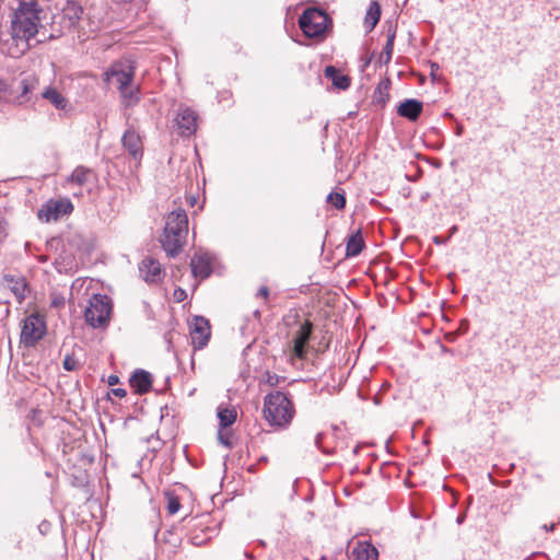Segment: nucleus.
<instances>
[{
    "mask_svg": "<svg viewBox=\"0 0 560 560\" xmlns=\"http://www.w3.org/2000/svg\"><path fill=\"white\" fill-rule=\"evenodd\" d=\"M43 13L37 0H18L11 21V33L14 40H28L38 33Z\"/></svg>",
    "mask_w": 560,
    "mask_h": 560,
    "instance_id": "1",
    "label": "nucleus"
},
{
    "mask_svg": "<svg viewBox=\"0 0 560 560\" xmlns=\"http://www.w3.org/2000/svg\"><path fill=\"white\" fill-rule=\"evenodd\" d=\"M262 411L268 424L278 429H287L295 415L292 400L280 390H275L265 396Z\"/></svg>",
    "mask_w": 560,
    "mask_h": 560,
    "instance_id": "2",
    "label": "nucleus"
},
{
    "mask_svg": "<svg viewBox=\"0 0 560 560\" xmlns=\"http://www.w3.org/2000/svg\"><path fill=\"white\" fill-rule=\"evenodd\" d=\"M188 234V217L183 209L172 211L167 218L164 228V233L161 238L162 248L171 257H176L185 242Z\"/></svg>",
    "mask_w": 560,
    "mask_h": 560,
    "instance_id": "3",
    "label": "nucleus"
},
{
    "mask_svg": "<svg viewBox=\"0 0 560 560\" xmlns=\"http://www.w3.org/2000/svg\"><path fill=\"white\" fill-rule=\"evenodd\" d=\"M330 25L331 19L317 8H307L299 18V26L308 38L323 39Z\"/></svg>",
    "mask_w": 560,
    "mask_h": 560,
    "instance_id": "4",
    "label": "nucleus"
},
{
    "mask_svg": "<svg viewBox=\"0 0 560 560\" xmlns=\"http://www.w3.org/2000/svg\"><path fill=\"white\" fill-rule=\"evenodd\" d=\"M112 303L107 295L93 294L84 311V318L88 325L93 328L105 327L109 322Z\"/></svg>",
    "mask_w": 560,
    "mask_h": 560,
    "instance_id": "5",
    "label": "nucleus"
},
{
    "mask_svg": "<svg viewBox=\"0 0 560 560\" xmlns=\"http://www.w3.org/2000/svg\"><path fill=\"white\" fill-rule=\"evenodd\" d=\"M46 320L45 317L38 313L28 315L22 326L21 343L25 347H34L46 335Z\"/></svg>",
    "mask_w": 560,
    "mask_h": 560,
    "instance_id": "6",
    "label": "nucleus"
},
{
    "mask_svg": "<svg viewBox=\"0 0 560 560\" xmlns=\"http://www.w3.org/2000/svg\"><path fill=\"white\" fill-rule=\"evenodd\" d=\"M135 63L132 61H119L115 62L110 66V68L105 72V80L114 84L118 91L128 88L135 77Z\"/></svg>",
    "mask_w": 560,
    "mask_h": 560,
    "instance_id": "7",
    "label": "nucleus"
},
{
    "mask_svg": "<svg viewBox=\"0 0 560 560\" xmlns=\"http://www.w3.org/2000/svg\"><path fill=\"white\" fill-rule=\"evenodd\" d=\"M72 211L73 205L69 199H51L42 206L38 211V218L45 222L57 221L63 215L70 214Z\"/></svg>",
    "mask_w": 560,
    "mask_h": 560,
    "instance_id": "8",
    "label": "nucleus"
},
{
    "mask_svg": "<svg viewBox=\"0 0 560 560\" xmlns=\"http://www.w3.org/2000/svg\"><path fill=\"white\" fill-rule=\"evenodd\" d=\"M211 337L210 323L203 316H195L190 326V338L195 349L205 348Z\"/></svg>",
    "mask_w": 560,
    "mask_h": 560,
    "instance_id": "9",
    "label": "nucleus"
},
{
    "mask_svg": "<svg viewBox=\"0 0 560 560\" xmlns=\"http://www.w3.org/2000/svg\"><path fill=\"white\" fill-rule=\"evenodd\" d=\"M197 114L191 108L180 105L175 119L177 131L182 137H190L197 130Z\"/></svg>",
    "mask_w": 560,
    "mask_h": 560,
    "instance_id": "10",
    "label": "nucleus"
},
{
    "mask_svg": "<svg viewBox=\"0 0 560 560\" xmlns=\"http://www.w3.org/2000/svg\"><path fill=\"white\" fill-rule=\"evenodd\" d=\"M121 143L138 166L143 156V144L139 133L133 128H128L122 135Z\"/></svg>",
    "mask_w": 560,
    "mask_h": 560,
    "instance_id": "11",
    "label": "nucleus"
},
{
    "mask_svg": "<svg viewBox=\"0 0 560 560\" xmlns=\"http://www.w3.org/2000/svg\"><path fill=\"white\" fill-rule=\"evenodd\" d=\"M139 272L147 283H159L163 279L161 264L153 257H145L139 264Z\"/></svg>",
    "mask_w": 560,
    "mask_h": 560,
    "instance_id": "12",
    "label": "nucleus"
},
{
    "mask_svg": "<svg viewBox=\"0 0 560 560\" xmlns=\"http://www.w3.org/2000/svg\"><path fill=\"white\" fill-rule=\"evenodd\" d=\"M313 332V324L305 320L298 329L293 338V354L299 359H304L306 355V348Z\"/></svg>",
    "mask_w": 560,
    "mask_h": 560,
    "instance_id": "13",
    "label": "nucleus"
},
{
    "mask_svg": "<svg viewBox=\"0 0 560 560\" xmlns=\"http://www.w3.org/2000/svg\"><path fill=\"white\" fill-rule=\"evenodd\" d=\"M2 282L14 294L19 303L26 298L27 282L24 277L7 273L2 278Z\"/></svg>",
    "mask_w": 560,
    "mask_h": 560,
    "instance_id": "14",
    "label": "nucleus"
},
{
    "mask_svg": "<svg viewBox=\"0 0 560 560\" xmlns=\"http://www.w3.org/2000/svg\"><path fill=\"white\" fill-rule=\"evenodd\" d=\"M152 375L142 369L136 370L129 380L130 386L138 395L149 393L152 388Z\"/></svg>",
    "mask_w": 560,
    "mask_h": 560,
    "instance_id": "15",
    "label": "nucleus"
},
{
    "mask_svg": "<svg viewBox=\"0 0 560 560\" xmlns=\"http://www.w3.org/2000/svg\"><path fill=\"white\" fill-rule=\"evenodd\" d=\"M423 110L422 102L416 98H407L401 102L397 108V113L400 117H404L410 121H417Z\"/></svg>",
    "mask_w": 560,
    "mask_h": 560,
    "instance_id": "16",
    "label": "nucleus"
},
{
    "mask_svg": "<svg viewBox=\"0 0 560 560\" xmlns=\"http://www.w3.org/2000/svg\"><path fill=\"white\" fill-rule=\"evenodd\" d=\"M83 14V8L75 1H67L62 9V19L65 27L71 30L75 27Z\"/></svg>",
    "mask_w": 560,
    "mask_h": 560,
    "instance_id": "17",
    "label": "nucleus"
},
{
    "mask_svg": "<svg viewBox=\"0 0 560 560\" xmlns=\"http://www.w3.org/2000/svg\"><path fill=\"white\" fill-rule=\"evenodd\" d=\"M352 560H377L378 551L370 541H358L351 551Z\"/></svg>",
    "mask_w": 560,
    "mask_h": 560,
    "instance_id": "18",
    "label": "nucleus"
},
{
    "mask_svg": "<svg viewBox=\"0 0 560 560\" xmlns=\"http://www.w3.org/2000/svg\"><path fill=\"white\" fill-rule=\"evenodd\" d=\"M191 272L195 277L207 279L212 273L210 259L207 255H195L190 261Z\"/></svg>",
    "mask_w": 560,
    "mask_h": 560,
    "instance_id": "19",
    "label": "nucleus"
},
{
    "mask_svg": "<svg viewBox=\"0 0 560 560\" xmlns=\"http://www.w3.org/2000/svg\"><path fill=\"white\" fill-rule=\"evenodd\" d=\"M95 178L93 170L83 165L77 166L68 177V183L83 187Z\"/></svg>",
    "mask_w": 560,
    "mask_h": 560,
    "instance_id": "20",
    "label": "nucleus"
},
{
    "mask_svg": "<svg viewBox=\"0 0 560 560\" xmlns=\"http://www.w3.org/2000/svg\"><path fill=\"white\" fill-rule=\"evenodd\" d=\"M42 96L59 110H67L69 107L68 100L55 88L45 89Z\"/></svg>",
    "mask_w": 560,
    "mask_h": 560,
    "instance_id": "21",
    "label": "nucleus"
},
{
    "mask_svg": "<svg viewBox=\"0 0 560 560\" xmlns=\"http://www.w3.org/2000/svg\"><path fill=\"white\" fill-rule=\"evenodd\" d=\"M325 77L330 79L332 85L337 89L347 90L350 86V78L341 74L334 66H327L325 68Z\"/></svg>",
    "mask_w": 560,
    "mask_h": 560,
    "instance_id": "22",
    "label": "nucleus"
},
{
    "mask_svg": "<svg viewBox=\"0 0 560 560\" xmlns=\"http://www.w3.org/2000/svg\"><path fill=\"white\" fill-rule=\"evenodd\" d=\"M395 37H396V27L393 25H389V27L387 30V40H386L385 47H384L383 51L381 52L378 60H377L381 66L387 65L392 60Z\"/></svg>",
    "mask_w": 560,
    "mask_h": 560,
    "instance_id": "23",
    "label": "nucleus"
},
{
    "mask_svg": "<svg viewBox=\"0 0 560 560\" xmlns=\"http://www.w3.org/2000/svg\"><path fill=\"white\" fill-rule=\"evenodd\" d=\"M364 248V241L360 231L351 234L347 241L346 255L347 257L358 256Z\"/></svg>",
    "mask_w": 560,
    "mask_h": 560,
    "instance_id": "24",
    "label": "nucleus"
},
{
    "mask_svg": "<svg viewBox=\"0 0 560 560\" xmlns=\"http://www.w3.org/2000/svg\"><path fill=\"white\" fill-rule=\"evenodd\" d=\"M121 101L125 107H133L140 101L139 86H128L119 90Z\"/></svg>",
    "mask_w": 560,
    "mask_h": 560,
    "instance_id": "25",
    "label": "nucleus"
},
{
    "mask_svg": "<svg viewBox=\"0 0 560 560\" xmlns=\"http://www.w3.org/2000/svg\"><path fill=\"white\" fill-rule=\"evenodd\" d=\"M218 418L220 429H226L231 427L237 418L236 410L234 408H219Z\"/></svg>",
    "mask_w": 560,
    "mask_h": 560,
    "instance_id": "26",
    "label": "nucleus"
},
{
    "mask_svg": "<svg viewBox=\"0 0 560 560\" xmlns=\"http://www.w3.org/2000/svg\"><path fill=\"white\" fill-rule=\"evenodd\" d=\"M381 18V7L377 2H372L364 20V24L369 32H371L376 24L378 23Z\"/></svg>",
    "mask_w": 560,
    "mask_h": 560,
    "instance_id": "27",
    "label": "nucleus"
},
{
    "mask_svg": "<svg viewBox=\"0 0 560 560\" xmlns=\"http://www.w3.org/2000/svg\"><path fill=\"white\" fill-rule=\"evenodd\" d=\"M327 202L332 205L336 209L341 210L346 207V197L341 192H330L327 196Z\"/></svg>",
    "mask_w": 560,
    "mask_h": 560,
    "instance_id": "28",
    "label": "nucleus"
},
{
    "mask_svg": "<svg viewBox=\"0 0 560 560\" xmlns=\"http://www.w3.org/2000/svg\"><path fill=\"white\" fill-rule=\"evenodd\" d=\"M180 502L177 497L168 494L167 495V511L170 514H175L180 509Z\"/></svg>",
    "mask_w": 560,
    "mask_h": 560,
    "instance_id": "29",
    "label": "nucleus"
},
{
    "mask_svg": "<svg viewBox=\"0 0 560 560\" xmlns=\"http://www.w3.org/2000/svg\"><path fill=\"white\" fill-rule=\"evenodd\" d=\"M62 366L66 371H75L79 368V362L73 355L67 354L63 359Z\"/></svg>",
    "mask_w": 560,
    "mask_h": 560,
    "instance_id": "30",
    "label": "nucleus"
},
{
    "mask_svg": "<svg viewBox=\"0 0 560 560\" xmlns=\"http://www.w3.org/2000/svg\"><path fill=\"white\" fill-rule=\"evenodd\" d=\"M20 86H21V90H22L21 97L26 96L32 91V89L34 88L33 86V79H23L20 82Z\"/></svg>",
    "mask_w": 560,
    "mask_h": 560,
    "instance_id": "31",
    "label": "nucleus"
},
{
    "mask_svg": "<svg viewBox=\"0 0 560 560\" xmlns=\"http://www.w3.org/2000/svg\"><path fill=\"white\" fill-rule=\"evenodd\" d=\"M325 434L324 433H317L316 436H315V445L318 450H320L324 454H327V455H330L332 454V450H328L326 447L323 446V439H324Z\"/></svg>",
    "mask_w": 560,
    "mask_h": 560,
    "instance_id": "32",
    "label": "nucleus"
},
{
    "mask_svg": "<svg viewBox=\"0 0 560 560\" xmlns=\"http://www.w3.org/2000/svg\"><path fill=\"white\" fill-rule=\"evenodd\" d=\"M218 439L219 441L228 446V447H232V442L230 440V433L229 432H225L224 429H219V432H218Z\"/></svg>",
    "mask_w": 560,
    "mask_h": 560,
    "instance_id": "33",
    "label": "nucleus"
},
{
    "mask_svg": "<svg viewBox=\"0 0 560 560\" xmlns=\"http://www.w3.org/2000/svg\"><path fill=\"white\" fill-rule=\"evenodd\" d=\"M279 382V376L276 374H268L267 383L271 386H276Z\"/></svg>",
    "mask_w": 560,
    "mask_h": 560,
    "instance_id": "34",
    "label": "nucleus"
},
{
    "mask_svg": "<svg viewBox=\"0 0 560 560\" xmlns=\"http://www.w3.org/2000/svg\"><path fill=\"white\" fill-rule=\"evenodd\" d=\"M257 295L258 296H262L264 299H267L268 295H269V289L267 287H261L258 292H257Z\"/></svg>",
    "mask_w": 560,
    "mask_h": 560,
    "instance_id": "35",
    "label": "nucleus"
},
{
    "mask_svg": "<svg viewBox=\"0 0 560 560\" xmlns=\"http://www.w3.org/2000/svg\"><path fill=\"white\" fill-rule=\"evenodd\" d=\"M371 60H372V56H369V57H366V58H362V59H361V61H362L361 70H362V71H364V70L369 67V65H370Z\"/></svg>",
    "mask_w": 560,
    "mask_h": 560,
    "instance_id": "36",
    "label": "nucleus"
},
{
    "mask_svg": "<svg viewBox=\"0 0 560 560\" xmlns=\"http://www.w3.org/2000/svg\"><path fill=\"white\" fill-rule=\"evenodd\" d=\"M113 394L119 398H122L127 395V392L122 388H114Z\"/></svg>",
    "mask_w": 560,
    "mask_h": 560,
    "instance_id": "37",
    "label": "nucleus"
},
{
    "mask_svg": "<svg viewBox=\"0 0 560 560\" xmlns=\"http://www.w3.org/2000/svg\"><path fill=\"white\" fill-rule=\"evenodd\" d=\"M448 240H450V236H447V237H445V238H443V237H441V236H434V237H433V242H434L435 244H445Z\"/></svg>",
    "mask_w": 560,
    "mask_h": 560,
    "instance_id": "38",
    "label": "nucleus"
},
{
    "mask_svg": "<svg viewBox=\"0 0 560 560\" xmlns=\"http://www.w3.org/2000/svg\"><path fill=\"white\" fill-rule=\"evenodd\" d=\"M118 381H119V378H118V376H116V375H110V376L108 377V384H109V385H115V384H117V383H118Z\"/></svg>",
    "mask_w": 560,
    "mask_h": 560,
    "instance_id": "39",
    "label": "nucleus"
},
{
    "mask_svg": "<svg viewBox=\"0 0 560 560\" xmlns=\"http://www.w3.org/2000/svg\"><path fill=\"white\" fill-rule=\"evenodd\" d=\"M542 528L547 532H552L555 529V524L544 525Z\"/></svg>",
    "mask_w": 560,
    "mask_h": 560,
    "instance_id": "40",
    "label": "nucleus"
},
{
    "mask_svg": "<svg viewBox=\"0 0 560 560\" xmlns=\"http://www.w3.org/2000/svg\"><path fill=\"white\" fill-rule=\"evenodd\" d=\"M377 91H378V93H380V95H381V97H380L378 102H385V101H384V98L382 97L383 92H382V85H381V84L378 85Z\"/></svg>",
    "mask_w": 560,
    "mask_h": 560,
    "instance_id": "41",
    "label": "nucleus"
},
{
    "mask_svg": "<svg viewBox=\"0 0 560 560\" xmlns=\"http://www.w3.org/2000/svg\"><path fill=\"white\" fill-rule=\"evenodd\" d=\"M457 231V226L456 225H453L451 229H450V237Z\"/></svg>",
    "mask_w": 560,
    "mask_h": 560,
    "instance_id": "42",
    "label": "nucleus"
},
{
    "mask_svg": "<svg viewBox=\"0 0 560 560\" xmlns=\"http://www.w3.org/2000/svg\"><path fill=\"white\" fill-rule=\"evenodd\" d=\"M464 518H465V516H464V515H459V516L457 517V523H458V524L463 523V522H464Z\"/></svg>",
    "mask_w": 560,
    "mask_h": 560,
    "instance_id": "43",
    "label": "nucleus"
},
{
    "mask_svg": "<svg viewBox=\"0 0 560 560\" xmlns=\"http://www.w3.org/2000/svg\"><path fill=\"white\" fill-rule=\"evenodd\" d=\"M25 250H26L27 253H30V252H31V244H30V243H26V244H25Z\"/></svg>",
    "mask_w": 560,
    "mask_h": 560,
    "instance_id": "44",
    "label": "nucleus"
},
{
    "mask_svg": "<svg viewBox=\"0 0 560 560\" xmlns=\"http://www.w3.org/2000/svg\"><path fill=\"white\" fill-rule=\"evenodd\" d=\"M359 447H360V446H359V445H357V446L353 448V451H352V452H353V454H354V455H357V454H358V452H359Z\"/></svg>",
    "mask_w": 560,
    "mask_h": 560,
    "instance_id": "45",
    "label": "nucleus"
},
{
    "mask_svg": "<svg viewBox=\"0 0 560 560\" xmlns=\"http://www.w3.org/2000/svg\"><path fill=\"white\" fill-rule=\"evenodd\" d=\"M185 294V291L180 290L179 293H178V296H182Z\"/></svg>",
    "mask_w": 560,
    "mask_h": 560,
    "instance_id": "46",
    "label": "nucleus"
},
{
    "mask_svg": "<svg viewBox=\"0 0 560 560\" xmlns=\"http://www.w3.org/2000/svg\"><path fill=\"white\" fill-rule=\"evenodd\" d=\"M185 294V291L180 290L179 293H178V296H182Z\"/></svg>",
    "mask_w": 560,
    "mask_h": 560,
    "instance_id": "47",
    "label": "nucleus"
}]
</instances>
